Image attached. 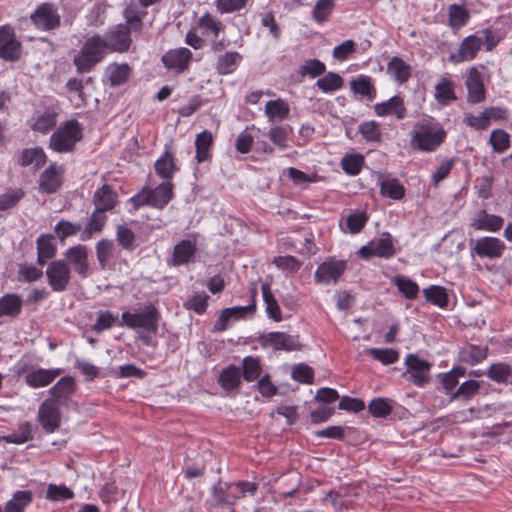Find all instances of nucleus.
<instances>
[{"mask_svg":"<svg viewBox=\"0 0 512 512\" xmlns=\"http://www.w3.org/2000/svg\"><path fill=\"white\" fill-rule=\"evenodd\" d=\"M30 19L37 29L53 30L60 25V15L53 4L43 3L31 14Z\"/></svg>","mask_w":512,"mask_h":512,"instance_id":"nucleus-7","label":"nucleus"},{"mask_svg":"<svg viewBox=\"0 0 512 512\" xmlns=\"http://www.w3.org/2000/svg\"><path fill=\"white\" fill-rule=\"evenodd\" d=\"M490 143L494 150L503 152L509 147V135L504 130H493L490 134Z\"/></svg>","mask_w":512,"mask_h":512,"instance_id":"nucleus-64","label":"nucleus"},{"mask_svg":"<svg viewBox=\"0 0 512 512\" xmlns=\"http://www.w3.org/2000/svg\"><path fill=\"white\" fill-rule=\"evenodd\" d=\"M505 250V244L502 240L495 237H482L475 241V245L471 249L479 257H487L490 259L499 258Z\"/></svg>","mask_w":512,"mask_h":512,"instance_id":"nucleus-12","label":"nucleus"},{"mask_svg":"<svg viewBox=\"0 0 512 512\" xmlns=\"http://www.w3.org/2000/svg\"><path fill=\"white\" fill-rule=\"evenodd\" d=\"M392 283L395 284L398 290L407 298L415 299L419 293V286L416 282L401 275L394 276Z\"/></svg>","mask_w":512,"mask_h":512,"instance_id":"nucleus-44","label":"nucleus"},{"mask_svg":"<svg viewBox=\"0 0 512 512\" xmlns=\"http://www.w3.org/2000/svg\"><path fill=\"white\" fill-rule=\"evenodd\" d=\"M424 296L428 302L439 307H446L448 304V296L445 288L432 285L423 290Z\"/></svg>","mask_w":512,"mask_h":512,"instance_id":"nucleus-49","label":"nucleus"},{"mask_svg":"<svg viewBox=\"0 0 512 512\" xmlns=\"http://www.w3.org/2000/svg\"><path fill=\"white\" fill-rule=\"evenodd\" d=\"M81 229V224L61 220L55 227V233L57 234L58 238L63 241L69 236L76 235L79 231H81Z\"/></svg>","mask_w":512,"mask_h":512,"instance_id":"nucleus-63","label":"nucleus"},{"mask_svg":"<svg viewBox=\"0 0 512 512\" xmlns=\"http://www.w3.org/2000/svg\"><path fill=\"white\" fill-rule=\"evenodd\" d=\"M292 131V127L289 125L274 126L269 130L268 137L279 149L285 150L289 147L288 140Z\"/></svg>","mask_w":512,"mask_h":512,"instance_id":"nucleus-38","label":"nucleus"},{"mask_svg":"<svg viewBox=\"0 0 512 512\" xmlns=\"http://www.w3.org/2000/svg\"><path fill=\"white\" fill-rule=\"evenodd\" d=\"M95 248L100 267L105 269L110 260L114 257L116 247L112 240L102 239L97 242Z\"/></svg>","mask_w":512,"mask_h":512,"instance_id":"nucleus-39","label":"nucleus"},{"mask_svg":"<svg viewBox=\"0 0 512 512\" xmlns=\"http://www.w3.org/2000/svg\"><path fill=\"white\" fill-rule=\"evenodd\" d=\"M261 291H262L263 300L266 304V312H267L268 316L271 319H273L274 321H277V322L281 321L282 320L281 310L278 305V302L274 298V295L271 291L270 285L268 283H263L261 285Z\"/></svg>","mask_w":512,"mask_h":512,"instance_id":"nucleus-32","label":"nucleus"},{"mask_svg":"<svg viewBox=\"0 0 512 512\" xmlns=\"http://www.w3.org/2000/svg\"><path fill=\"white\" fill-rule=\"evenodd\" d=\"M60 373V369H36L25 375V381L33 388L45 387L52 383Z\"/></svg>","mask_w":512,"mask_h":512,"instance_id":"nucleus-22","label":"nucleus"},{"mask_svg":"<svg viewBox=\"0 0 512 512\" xmlns=\"http://www.w3.org/2000/svg\"><path fill=\"white\" fill-rule=\"evenodd\" d=\"M106 47L108 51L126 52L132 43L131 36L129 35V29L124 24H118L110 28L105 38Z\"/></svg>","mask_w":512,"mask_h":512,"instance_id":"nucleus-9","label":"nucleus"},{"mask_svg":"<svg viewBox=\"0 0 512 512\" xmlns=\"http://www.w3.org/2000/svg\"><path fill=\"white\" fill-rule=\"evenodd\" d=\"M334 7V0H318L313 9V18L318 23L327 20Z\"/></svg>","mask_w":512,"mask_h":512,"instance_id":"nucleus-59","label":"nucleus"},{"mask_svg":"<svg viewBox=\"0 0 512 512\" xmlns=\"http://www.w3.org/2000/svg\"><path fill=\"white\" fill-rule=\"evenodd\" d=\"M107 221V216L105 212L95 211L92 213L91 218L81 233L82 240H88L94 233H100L103 230Z\"/></svg>","mask_w":512,"mask_h":512,"instance_id":"nucleus-30","label":"nucleus"},{"mask_svg":"<svg viewBox=\"0 0 512 512\" xmlns=\"http://www.w3.org/2000/svg\"><path fill=\"white\" fill-rule=\"evenodd\" d=\"M57 113L53 109H45L32 119L31 128L40 133H47L53 129L57 123Z\"/></svg>","mask_w":512,"mask_h":512,"instance_id":"nucleus-26","label":"nucleus"},{"mask_svg":"<svg viewBox=\"0 0 512 512\" xmlns=\"http://www.w3.org/2000/svg\"><path fill=\"white\" fill-rule=\"evenodd\" d=\"M38 421L47 433H53L61 425V412L59 404L54 400L46 399L38 410Z\"/></svg>","mask_w":512,"mask_h":512,"instance_id":"nucleus-8","label":"nucleus"},{"mask_svg":"<svg viewBox=\"0 0 512 512\" xmlns=\"http://www.w3.org/2000/svg\"><path fill=\"white\" fill-rule=\"evenodd\" d=\"M62 167L50 165L39 178V190L46 194L55 193L62 185Z\"/></svg>","mask_w":512,"mask_h":512,"instance_id":"nucleus-17","label":"nucleus"},{"mask_svg":"<svg viewBox=\"0 0 512 512\" xmlns=\"http://www.w3.org/2000/svg\"><path fill=\"white\" fill-rule=\"evenodd\" d=\"M435 98L443 105L456 99L453 91L452 82L447 78H442L435 87Z\"/></svg>","mask_w":512,"mask_h":512,"instance_id":"nucleus-48","label":"nucleus"},{"mask_svg":"<svg viewBox=\"0 0 512 512\" xmlns=\"http://www.w3.org/2000/svg\"><path fill=\"white\" fill-rule=\"evenodd\" d=\"M116 240L126 251H133L137 247L135 233L126 225H118L116 228Z\"/></svg>","mask_w":512,"mask_h":512,"instance_id":"nucleus-43","label":"nucleus"},{"mask_svg":"<svg viewBox=\"0 0 512 512\" xmlns=\"http://www.w3.org/2000/svg\"><path fill=\"white\" fill-rule=\"evenodd\" d=\"M387 73L398 83H405L411 75V67L401 58L394 56L387 65Z\"/></svg>","mask_w":512,"mask_h":512,"instance_id":"nucleus-27","label":"nucleus"},{"mask_svg":"<svg viewBox=\"0 0 512 512\" xmlns=\"http://www.w3.org/2000/svg\"><path fill=\"white\" fill-rule=\"evenodd\" d=\"M351 86L356 93L368 97L369 99L374 98L375 91L369 77L361 76L357 80L353 81Z\"/></svg>","mask_w":512,"mask_h":512,"instance_id":"nucleus-62","label":"nucleus"},{"mask_svg":"<svg viewBox=\"0 0 512 512\" xmlns=\"http://www.w3.org/2000/svg\"><path fill=\"white\" fill-rule=\"evenodd\" d=\"M97 63V59L87 54L83 47L74 57V64L79 73L89 72Z\"/></svg>","mask_w":512,"mask_h":512,"instance_id":"nucleus-60","label":"nucleus"},{"mask_svg":"<svg viewBox=\"0 0 512 512\" xmlns=\"http://www.w3.org/2000/svg\"><path fill=\"white\" fill-rule=\"evenodd\" d=\"M38 263L43 265L56 254V247L52 242V236L41 235L37 239Z\"/></svg>","mask_w":512,"mask_h":512,"instance_id":"nucleus-40","label":"nucleus"},{"mask_svg":"<svg viewBox=\"0 0 512 512\" xmlns=\"http://www.w3.org/2000/svg\"><path fill=\"white\" fill-rule=\"evenodd\" d=\"M213 142V136L211 132L204 130L199 133L195 140L196 146V158L197 161L203 162L209 158V148L211 147Z\"/></svg>","mask_w":512,"mask_h":512,"instance_id":"nucleus-42","label":"nucleus"},{"mask_svg":"<svg viewBox=\"0 0 512 512\" xmlns=\"http://www.w3.org/2000/svg\"><path fill=\"white\" fill-rule=\"evenodd\" d=\"M122 325L130 329H143L147 332L158 331L159 312L157 308L149 304L141 309L125 311L121 315Z\"/></svg>","mask_w":512,"mask_h":512,"instance_id":"nucleus-3","label":"nucleus"},{"mask_svg":"<svg viewBox=\"0 0 512 512\" xmlns=\"http://www.w3.org/2000/svg\"><path fill=\"white\" fill-rule=\"evenodd\" d=\"M316 86L324 93H330L343 86V79L339 74L329 72L324 77L317 80Z\"/></svg>","mask_w":512,"mask_h":512,"instance_id":"nucleus-47","label":"nucleus"},{"mask_svg":"<svg viewBox=\"0 0 512 512\" xmlns=\"http://www.w3.org/2000/svg\"><path fill=\"white\" fill-rule=\"evenodd\" d=\"M46 497L52 501H61L72 499L74 497L73 491L64 485L50 484L46 491Z\"/></svg>","mask_w":512,"mask_h":512,"instance_id":"nucleus-58","label":"nucleus"},{"mask_svg":"<svg viewBox=\"0 0 512 512\" xmlns=\"http://www.w3.org/2000/svg\"><path fill=\"white\" fill-rule=\"evenodd\" d=\"M176 170L174 157L166 151L156 162L155 171L163 179H171Z\"/></svg>","mask_w":512,"mask_h":512,"instance_id":"nucleus-41","label":"nucleus"},{"mask_svg":"<svg viewBox=\"0 0 512 512\" xmlns=\"http://www.w3.org/2000/svg\"><path fill=\"white\" fill-rule=\"evenodd\" d=\"M468 89V101L471 103H480L485 98L484 87L477 76H470L466 81Z\"/></svg>","mask_w":512,"mask_h":512,"instance_id":"nucleus-51","label":"nucleus"},{"mask_svg":"<svg viewBox=\"0 0 512 512\" xmlns=\"http://www.w3.org/2000/svg\"><path fill=\"white\" fill-rule=\"evenodd\" d=\"M172 184L164 182L154 189H144L132 200L136 207L150 205L155 208H163L172 198Z\"/></svg>","mask_w":512,"mask_h":512,"instance_id":"nucleus-4","label":"nucleus"},{"mask_svg":"<svg viewBox=\"0 0 512 512\" xmlns=\"http://www.w3.org/2000/svg\"><path fill=\"white\" fill-rule=\"evenodd\" d=\"M486 357H487L486 348H481V347L473 346V345L462 349L459 353L460 361L470 364V365L480 363Z\"/></svg>","mask_w":512,"mask_h":512,"instance_id":"nucleus-45","label":"nucleus"},{"mask_svg":"<svg viewBox=\"0 0 512 512\" xmlns=\"http://www.w3.org/2000/svg\"><path fill=\"white\" fill-rule=\"evenodd\" d=\"M262 345L270 346L275 350L292 351L300 349L298 339L283 332H271L263 336Z\"/></svg>","mask_w":512,"mask_h":512,"instance_id":"nucleus-16","label":"nucleus"},{"mask_svg":"<svg viewBox=\"0 0 512 512\" xmlns=\"http://www.w3.org/2000/svg\"><path fill=\"white\" fill-rule=\"evenodd\" d=\"M405 364L415 385L423 386L429 381V362L418 358L416 355L408 354L405 357Z\"/></svg>","mask_w":512,"mask_h":512,"instance_id":"nucleus-15","label":"nucleus"},{"mask_svg":"<svg viewBox=\"0 0 512 512\" xmlns=\"http://www.w3.org/2000/svg\"><path fill=\"white\" fill-rule=\"evenodd\" d=\"M368 411L374 417H386L391 413L392 406L385 398H376L369 403Z\"/></svg>","mask_w":512,"mask_h":512,"instance_id":"nucleus-61","label":"nucleus"},{"mask_svg":"<svg viewBox=\"0 0 512 512\" xmlns=\"http://www.w3.org/2000/svg\"><path fill=\"white\" fill-rule=\"evenodd\" d=\"M48 284L56 292L64 291L70 283L71 270L65 260H54L46 269Z\"/></svg>","mask_w":512,"mask_h":512,"instance_id":"nucleus-5","label":"nucleus"},{"mask_svg":"<svg viewBox=\"0 0 512 512\" xmlns=\"http://www.w3.org/2000/svg\"><path fill=\"white\" fill-rule=\"evenodd\" d=\"M364 163V158L360 154L348 155L342 158V169L349 175H357L360 173Z\"/></svg>","mask_w":512,"mask_h":512,"instance_id":"nucleus-56","label":"nucleus"},{"mask_svg":"<svg viewBox=\"0 0 512 512\" xmlns=\"http://www.w3.org/2000/svg\"><path fill=\"white\" fill-rule=\"evenodd\" d=\"M241 60L242 56L238 52H227L218 57L216 69L221 75L232 73Z\"/></svg>","mask_w":512,"mask_h":512,"instance_id":"nucleus-35","label":"nucleus"},{"mask_svg":"<svg viewBox=\"0 0 512 512\" xmlns=\"http://www.w3.org/2000/svg\"><path fill=\"white\" fill-rule=\"evenodd\" d=\"M480 389V382L476 380H468L462 383L454 392L449 396V401L461 400L469 401Z\"/></svg>","mask_w":512,"mask_h":512,"instance_id":"nucleus-31","label":"nucleus"},{"mask_svg":"<svg viewBox=\"0 0 512 512\" xmlns=\"http://www.w3.org/2000/svg\"><path fill=\"white\" fill-rule=\"evenodd\" d=\"M469 20L468 11L457 4H453L449 7V24L452 28L458 29L464 26Z\"/></svg>","mask_w":512,"mask_h":512,"instance_id":"nucleus-53","label":"nucleus"},{"mask_svg":"<svg viewBox=\"0 0 512 512\" xmlns=\"http://www.w3.org/2000/svg\"><path fill=\"white\" fill-rule=\"evenodd\" d=\"M32 492L28 490L17 491L5 505V512H24L32 502Z\"/></svg>","mask_w":512,"mask_h":512,"instance_id":"nucleus-33","label":"nucleus"},{"mask_svg":"<svg viewBox=\"0 0 512 512\" xmlns=\"http://www.w3.org/2000/svg\"><path fill=\"white\" fill-rule=\"evenodd\" d=\"M191 57V51L187 48L181 47L166 52L162 56V62L168 70L180 73L188 67Z\"/></svg>","mask_w":512,"mask_h":512,"instance_id":"nucleus-14","label":"nucleus"},{"mask_svg":"<svg viewBox=\"0 0 512 512\" xmlns=\"http://www.w3.org/2000/svg\"><path fill=\"white\" fill-rule=\"evenodd\" d=\"M261 373V366L259 360L254 357H245L243 359V375L244 379L248 382L256 380Z\"/></svg>","mask_w":512,"mask_h":512,"instance_id":"nucleus-55","label":"nucleus"},{"mask_svg":"<svg viewBox=\"0 0 512 512\" xmlns=\"http://www.w3.org/2000/svg\"><path fill=\"white\" fill-rule=\"evenodd\" d=\"M93 202L98 211H110L117 204V194L109 185L105 184L95 191Z\"/></svg>","mask_w":512,"mask_h":512,"instance_id":"nucleus-23","label":"nucleus"},{"mask_svg":"<svg viewBox=\"0 0 512 512\" xmlns=\"http://www.w3.org/2000/svg\"><path fill=\"white\" fill-rule=\"evenodd\" d=\"M22 309V299L16 294H6L0 298V317H17Z\"/></svg>","mask_w":512,"mask_h":512,"instance_id":"nucleus-29","label":"nucleus"},{"mask_svg":"<svg viewBox=\"0 0 512 512\" xmlns=\"http://www.w3.org/2000/svg\"><path fill=\"white\" fill-rule=\"evenodd\" d=\"M219 383L225 390L238 388L241 383V370L236 366H229L222 370L219 376Z\"/></svg>","mask_w":512,"mask_h":512,"instance_id":"nucleus-34","label":"nucleus"},{"mask_svg":"<svg viewBox=\"0 0 512 512\" xmlns=\"http://www.w3.org/2000/svg\"><path fill=\"white\" fill-rule=\"evenodd\" d=\"M380 193L390 199L400 200L405 195V188L398 179H385L380 182Z\"/></svg>","mask_w":512,"mask_h":512,"instance_id":"nucleus-36","label":"nucleus"},{"mask_svg":"<svg viewBox=\"0 0 512 512\" xmlns=\"http://www.w3.org/2000/svg\"><path fill=\"white\" fill-rule=\"evenodd\" d=\"M209 296L205 292L196 293L184 302L187 310H192L197 314H202L207 308Z\"/></svg>","mask_w":512,"mask_h":512,"instance_id":"nucleus-57","label":"nucleus"},{"mask_svg":"<svg viewBox=\"0 0 512 512\" xmlns=\"http://www.w3.org/2000/svg\"><path fill=\"white\" fill-rule=\"evenodd\" d=\"M198 25L200 28L210 32L214 38H217L219 33L224 29L223 23L209 13L200 17Z\"/></svg>","mask_w":512,"mask_h":512,"instance_id":"nucleus-54","label":"nucleus"},{"mask_svg":"<svg viewBox=\"0 0 512 512\" xmlns=\"http://www.w3.org/2000/svg\"><path fill=\"white\" fill-rule=\"evenodd\" d=\"M358 254L365 259L372 256L388 259L395 254L393 240L389 234L383 235V237L373 240L368 245L361 247Z\"/></svg>","mask_w":512,"mask_h":512,"instance_id":"nucleus-10","label":"nucleus"},{"mask_svg":"<svg viewBox=\"0 0 512 512\" xmlns=\"http://www.w3.org/2000/svg\"><path fill=\"white\" fill-rule=\"evenodd\" d=\"M65 256L68 262L73 266L76 273L82 277H86L88 274V250L83 245H76L70 247Z\"/></svg>","mask_w":512,"mask_h":512,"instance_id":"nucleus-18","label":"nucleus"},{"mask_svg":"<svg viewBox=\"0 0 512 512\" xmlns=\"http://www.w3.org/2000/svg\"><path fill=\"white\" fill-rule=\"evenodd\" d=\"M446 137L444 129L436 123L425 121L417 123L411 137V146L414 149L432 152L436 150Z\"/></svg>","mask_w":512,"mask_h":512,"instance_id":"nucleus-1","label":"nucleus"},{"mask_svg":"<svg viewBox=\"0 0 512 512\" xmlns=\"http://www.w3.org/2000/svg\"><path fill=\"white\" fill-rule=\"evenodd\" d=\"M196 253L195 244L190 240H182L174 246L171 262L179 266L190 262Z\"/></svg>","mask_w":512,"mask_h":512,"instance_id":"nucleus-25","label":"nucleus"},{"mask_svg":"<svg viewBox=\"0 0 512 512\" xmlns=\"http://www.w3.org/2000/svg\"><path fill=\"white\" fill-rule=\"evenodd\" d=\"M264 112L270 122L282 121L288 117L290 108L287 102L277 99L268 101Z\"/></svg>","mask_w":512,"mask_h":512,"instance_id":"nucleus-28","label":"nucleus"},{"mask_svg":"<svg viewBox=\"0 0 512 512\" xmlns=\"http://www.w3.org/2000/svg\"><path fill=\"white\" fill-rule=\"evenodd\" d=\"M346 269V263L342 260L329 259L321 263L316 272L315 280L320 284L336 283Z\"/></svg>","mask_w":512,"mask_h":512,"instance_id":"nucleus-11","label":"nucleus"},{"mask_svg":"<svg viewBox=\"0 0 512 512\" xmlns=\"http://www.w3.org/2000/svg\"><path fill=\"white\" fill-rule=\"evenodd\" d=\"M75 392V382L72 377H62L50 390L51 398L57 404H66L71 395Z\"/></svg>","mask_w":512,"mask_h":512,"instance_id":"nucleus-21","label":"nucleus"},{"mask_svg":"<svg viewBox=\"0 0 512 512\" xmlns=\"http://www.w3.org/2000/svg\"><path fill=\"white\" fill-rule=\"evenodd\" d=\"M229 493L226 497L216 498L219 505H233L237 499L244 497L246 493L254 495L257 491V484L253 482H238L229 486Z\"/></svg>","mask_w":512,"mask_h":512,"instance_id":"nucleus-20","label":"nucleus"},{"mask_svg":"<svg viewBox=\"0 0 512 512\" xmlns=\"http://www.w3.org/2000/svg\"><path fill=\"white\" fill-rule=\"evenodd\" d=\"M504 224V219L501 216L489 214L485 210H480L475 215L471 226L475 230L497 232Z\"/></svg>","mask_w":512,"mask_h":512,"instance_id":"nucleus-19","label":"nucleus"},{"mask_svg":"<svg viewBox=\"0 0 512 512\" xmlns=\"http://www.w3.org/2000/svg\"><path fill=\"white\" fill-rule=\"evenodd\" d=\"M367 354L372 356L375 360L381 362L384 365L393 364L399 359L398 351L390 348L380 349V348H369L367 349Z\"/></svg>","mask_w":512,"mask_h":512,"instance_id":"nucleus-52","label":"nucleus"},{"mask_svg":"<svg viewBox=\"0 0 512 512\" xmlns=\"http://www.w3.org/2000/svg\"><path fill=\"white\" fill-rule=\"evenodd\" d=\"M374 109L378 116L394 114L397 119H403L406 116L403 99L399 96H394L386 102L377 103Z\"/></svg>","mask_w":512,"mask_h":512,"instance_id":"nucleus-24","label":"nucleus"},{"mask_svg":"<svg viewBox=\"0 0 512 512\" xmlns=\"http://www.w3.org/2000/svg\"><path fill=\"white\" fill-rule=\"evenodd\" d=\"M82 139V128L78 121L69 120L60 125L51 135L49 147L58 153L74 151L75 145Z\"/></svg>","mask_w":512,"mask_h":512,"instance_id":"nucleus-2","label":"nucleus"},{"mask_svg":"<svg viewBox=\"0 0 512 512\" xmlns=\"http://www.w3.org/2000/svg\"><path fill=\"white\" fill-rule=\"evenodd\" d=\"M512 369L506 363H495L492 364L486 375L489 379L497 383H506L508 378L511 376Z\"/></svg>","mask_w":512,"mask_h":512,"instance_id":"nucleus-50","label":"nucleus"},{"mask_svg":"<svg viewBox=\"0 0 512 512\" xmlns=\"http://www.w3.org/2000/svg\"><path fill=\"white\" fill-rule=\"evenodd\" d=\"M20 163L22 166L34 164L36 168H39L46 163V155L39 147L25 149L22 152Z\"/></svg>","mask_w":512,"mask_h":512,"instance_id":"nucleus-46","label":"nucleus"},{"mask_svg":"<svg viewBox=\"0 0 512 512\" xmlns=\"http://www.w3.org/2000/svg\"><path fill=\"white\" fill-rule=\"evenodd\" d=\"M22 54L21 42L16 38L12 27H0V58L6 61H17Z\"/></svg>","mask_w":512,"mask_h":512,"instance_id":"nucleus-6","label":"nucleus"},{"mask_svg":"<svg viewBox=\"0 0 512 512\" xmlns=\"http://www.w3.org/2000/svg\"><path fill=\"white\" fill-rule=\"evenodd\" d=\"M82 47L87 54L97 59V62H100L108 51L105 40L99 35L88 38Z\"/></svg>","mask_w":512,"mask_h":512,"instance_id":"nucleus-37","label":"nucleus"},{"mask_svg":"<svg viewBox=\"0 0 512 512\" xmlns=\"http://www.w3.org/2000/svg\"><path fill=\"white\" fill-rule=\"evenodd\" d=\"M483 45V39L477 35H470L463 39L457 53H452L450 61L458 64L472 60Z\"/></svg>","mask_w":512,"mask_h":512,"instance_id":"nucleus-13","label":"nucleus"}]
</instances>
